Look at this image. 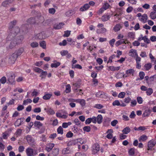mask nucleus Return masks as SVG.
Segmentation results:
<instances>
[{
	"label": "nucleus",
	"instance_id": "1",
	"mask_svg": "<svg viewBox=\"0 0 156 156\" xmlns=\"http://www.w3.org/2000/svg\"><path fill=\"white\" fill-rule=\"evenodd\" d=\"M7 80L11 84H15V75L13 72H10L7 73Z\"/></svg>",
	"mask_w": 156,
	"mask_h": 156
},
{
	"label": "nucleus",
	"instance_id": "2",
	"mask_svg": "<svg viewBox=\"0 0 156 156\" xmlns=\"http://www.w3.org/2000/svg\"><path fill=\"white\" fill-rule=\"evenodd\" d=\"M26 152L27 156H34L37 154L35 150L30 147L27 148Z\"/></svg>",
	"mask_w": 156,
	"mask_h": 156
},
{
	"label": "nucleus",
	"instance_id": "3",
	"mask_svg": "<svg viewBox=\"0 0 156 156\" xmlns=\"http://www.w3.org/2000/svg\"><path fill=\"white\" fill-rule=\"evenodd\" d=\"M27 140L28 143L30 146H33L35 144L34 139L31 135H28L25 138Z\"/></svg>",
	"mask_w": 156,
	"mask_h": 156
},
{
	"label": "nucleus",
	"instance_id": "4",
	"mask_svg": "<svg viewBox=\"0 0 156 156\" xmlns=\"http://www.w3.org/2000/svg\"><path fill=\"white\" fill-rule=\"evenodd\" d=\"M87 139L85 138L79 139L77 140L71 141L69 142V144L71 145H75V143L78 141L81 144H85L87 143Z\"/></svg>",
	"mask_w": 156,
	"mask_h": 156
},
{
	"label": "nucleus",
	"instance_id": "5",
	"mask_svg": "<svg viewBox=\"0 0 156 156\" xmlns=\"http://www.w3.org/2000/svg\"><path fill=\"white\" fill-rule=\"evenodd\" d=\"M100 146L98 144H94L92 147V152L93 154H97L100 150Z\"/></svg>",
	"mask_w": 156,
	"mask_h": 156
},
{
	"label": "nucleus",
	"instance_id": "6",
	"mask_svg": "<svg viewBox=\"0 0 156 156\" xmlns=\"http://www.w3.org/2000/svg\"><path fill=\"white\" fill-rule=\"evenodd\" d=\"M18 56L16 54L14 53L10 57L9 59L8 62L10 64H13L14 63Z\"/></svg>",
	"mask_w": 156,
	"mask_h": 156
},
{
	"label": "nucleus",
	"instance_id": "7",
	"mask_svg": "<svg viewBox=\"0 0 156 156\" xmlns=\"http://www.w3.org/2000/svg\"><path fill=\"white\" fill-rule=\"evenodd\" d=\"M156 144V140H150L148 143V148L147 150H151L152 148L155 146V144Z\"/></svg>",
	"mask_w": 156,
	"mask_h": 156
},
{
	"label": "nucleus",
	"instance_id": "8",
	"mask_svg": "<svg viewBox=\"0 0 156 156\" xmlns=\"http://www.w3.org/2000/svg\"><path fill=\"white\" fill-rule=\"evenodd\" d=\"M59 149L58 148L53 149L51 153L48 154V156H57L59 153Z\"/></svg>",
	"mask_w": 156,
	"mask_h": 156
},
{
	"label": "nucleus",
	"instance_id": "9",
	"mask_svg": "<svg viewBox=\"0 0 156 156\" xmlns=\"http://www.w3.org/2000/svg\"><path fill=\"white\" fill-rule=\"evenodd\" d=\"M13 0H6L2 3V5L4 7H6L9 6L13 2Z\"/></svg>",
	"mask_w": 156,
	"mask_h": 156
},
{
	"label": "nucleus",
	"instance_id": "10",
	"mask_svg": "<svg viewBox=\"0 0 156 156\" xmlns=\"http://www.w3.org/2000/svg\"><path fill=\"white\" fill-rule=\"evenodd\" d=\"M129 43H130L129 41H127L126 42L123 39H122L117 41L115 43V45L116 47H118L119 45L122 44L124 43L126 44H129Z\"/></svg>",
	"mask_w": 156,
	"mask_h": 156
},
{
	"label": "nucleus",
	"instance_id": "11",
	"mask_svg": "<svg viewBox=\"0 0 156 156\" xmlns=\"http://www.w3.org/2000/svg\"><path fill=\"white\" fill-rule=\"evenodd\" d=\"M54 146V144L53 143H49L46 145V150L49 152L51 151Z\"/></svg>",
	"mask_w": 156,
	"mask_h": 156
},
{
	"label": "nucleus",
	"instance_id": "12",
	"mask_svg": "<svg viewBox=\"0 0 156 156\" xmlns=\"http://www.w3.org/2000/svg\"><path fill=\"white\" fill-rule=\"evenodd\" d=\"M40 73V75L39 76L41 77V79H45L47 75H48L47 72L46 71H44L42 69Z\"/></svg>",
	"mask_w": 156,
	"mask_h": 156
},
{
	"label": "nucleus",
	"instance_id": "13",
	"mask_svg": "<svg viewBox=\"0 0 156 156\" xmlns=\"http://www.w3.org/2000/svg\"><path fill=\"white\" fill-rule=\"evenodd\" d=\"M129 56L132 57H135L136 55H137L136 51L133 49H131L129 51Z\"/></svg>",
	"mask_w": 156,
	"mask_h": 156
},
{
	"label": "nucleus",
	"instance_id": "14",
	"mask_svg": "<svg viewBox=\"0 0 156 156\" xmlns=\"http://www.w3.org/2000/svg\"><path fill=\"white\" fill-rule=\"evenodd\" d=\"M90 7L88 3L85 4L83 6L81 7L80 9V11L83 12L86 10Z\"/></svg>",
	"mask_w": 156,
	"mask_h": 156
},
{
	"label": "nucleus",
	"instance_id": "15",
	"mask_svg": "<svg viewBox=\"0 0 156 156\" xmlns=\"http://www.w3.org/2000/svg\"><path fill=\"white\" fill-rule=\"evenodd\" d=\"M23 39V36L22 35H21L18 37L16 39H15L13 40H15L16 41V43L17 44H19L21 43Z\"/></svg>",
	"mask_w": 156,
	"mask_h": 156
},
{
	"label": "nucleus",
	"instance_id": "16",
	"mask_svg": "<svg viewBox=\"0 0 156 156\" xmlns=\"http://www.w3.org/2000/svg\"><path fill=\"white\" fill-rule=\"evenodd\" d=\"M44 110L48 114H50L51 115H53L55 113L54 111L51 108H44Z\"/></svg>",
	"mask_w": 156,
	"mask_h": 156
},
{
	"label": "nucleus",
	"instance_id": "17",
	"mask_svg": "<svg viewBox=\"0 0 156 156\" xmlns=\"http://www.w3.org/2000/svg\"><path fill=\"white\" fill-rule=\"evenodd\" d=\"M24 51V48H19L18 50L16 51L14 53L16 54L18 56H20Z\"/></svg>",
	"mask_w": 156,
	"mask_h": 156
},
{
	"label": "nucleus",
	"instance_id": "18",
	"mask_svg": "<svg viewBox=\"0 0 156 156\" xmlns=\"http://www.w3.org/2000/svg\"><path fill=\"white\" fill-rule=\"evenodd\" d=\"M96 118H97V122L98 124H100L102 122L103 117L101 115H98Z\"/></svg>",
	"mask_w": 156,
	"mask_h": 156
},
{
	"label": "nucleus",
	"instance_id": "19",
	"mask_svg": "<svg viewBox=\"0 0 156 156\" xmlns=\"http://www.w3.org/2000/svg\"><path fill=\"white\" fill-rule=\"evenodd\" d=\"M131 131V129L129 127H126L125 128L122 130V132L123 134H127L129 133Z\"/></svg>",
	"mask_w": 156,
	"mask_h": 156
},
{
	"label": "nucleus",
	"instance_id": "20",
	"mask_svg": "<svg viewBox=\"0 0 156 156\" xmlns=\"http://www.w3.org/2000/svg\"><path fill=\"white\" fill-rule=\"evenodd\" d=\"M151 110L149 109H146L142 115L144 117L148 116L150 114Z\"/></svg>",
	"mask_w": 156,
	"mask_h": 156
},
{
	"label": "nucleus",
	"instance_id": "21",
	"mask_svg": "<svg viewBox=\"0 0 156 156\" xmlns=\"http://www.w3.org/2000/svg\"><path fill=\"white\" fill-rule=\"evenodd\" d=\"M140 20L144 23H145L148 19L147 15L146 14H144L140 18Z\"/></svg>",
	"mask_w": 156,
	"mask_h": 156
},
{
	"label": "nucleus",
	"instance_id": "22",
	"mask_svg": "<svg viewBox=\"0 0 156 156\" xmlns=\"http://www.w3.org/2000/svg\"><path fill=\"white\" fill-rule=\"evenodd\" d=\"M154 81V80L153 78V77L151 76L149 78V79H148V81L147 82V83L148 86H149L150 85L153 84Z\"/></svg>",
	"mask_w": 156,
	"mask_h": 156
},
{
	"label": "nucleus",
	"instance_id": "23",
	"mask_svg": "<svg viewBox=\"0 0 156 156\" xmlns=\"http://www.w3.org/2000/svg\"><path fill=\"white\" fill-rule=\"evenodd\" d=\"M16 44H17L16 43V41L15 40H13L11 42L9 45V48L10 49H12L14 48Z\"/></svg>",
	"mask_w": 156,
	"mask_h": 156
},
{
	"label": "nucleus",
	"instance_id": "24",
	"mask_svg": "<svg viewBox=\"0 0 156 156\" xmlns=\"http://www.w3.org/2000/svg\"><path fill=\"white\" fill-rule=\"evenodd\" d=\"M110 18L109 15H106L103 16L101 18L102 21L105 22L108 20Z\"/></svg>",
	"mask_w": 156,
	"mask_h": 156
},
{
	"label": "nucleus",
	"instance_id": "25",
	"mask_svg": "<svg viewBox=\"0 0 156 156\" xmlns=\"http://www.w3.org/2000/svg\"><path fill=\"white\" fill-rule=\"evenodd\" d=\"M63 24L62 23H60L58 24L54 25V28L55 29H61L63 26Z\"/></svg>",
	"mask_w": 156,
	"mask_h": 156
},
{
	"label": "nucleus",
	"instance_id": "26",
	"mask_svg": "<svg viewBox=\"0 0 156 156\" xmlns=\"http://www.w3.org/2000/svg\"><path fill=\"white\" fill-rule=\"evenodd\" d=\"M146 91V94L148 96L151 95L153 92V90L151 88H147Z\"/></svg>",
	"mask_w": 156,
	"mask_h": 156
},
{
	"label": "nucleus",
	"instance_id": "27",
	"mask_svg": "<svg viewBox=\"0 0 156 156\" xmlns=\"http://www.w3.org/2000/svg\"><path fill=\"white\" fill-rule=\"evenodd\" d=\"M109 68L112 71H115L116 70H119L120 68V66L115 67L114 66H109Z\"/></svg>",
	"mask_w": 156,
	"mask_h": 156
},
{
	"label": "nucleus",
	"instance_id": "28",
	"mask_svg": "<svg viewBox=\"0 0 156 156\" xmlns=\"http://www.w3.org/2000/svg\"><path fill=\"white\" fill-rule=\"evenodd\" d=\"M27 22L30 24H34L35 23V20L34 18L32 17L28 19Z\"/></svg>",
	"mask_w": 156,
	"mask_h": 156
},
{
	"label": "nucleus",
	"instance_id": "29",
	"mask_svg": "<svg viewBox=\"0 0 156 156\" xmlns=\"http://www.w3.org/2000/svg\"><path fill=\"white\" fill-rule=\"evenodd\" d=\"M52 95L50 94H45L43 97V98L44 100L49 99L52 96Z\"/></svg>",
	"mask_w": 156,
	"mask_h": 156
},
{
	"label": "nucleus",
	"instance_id": "30",
	"mask_svg": "<svg viewBox=\"0 0 156 156\" xmlns=\"http://www.w3.org/2000/svg\"><path fill=\"white\" fill-rule=\"evenodd\" d=\"M135 71L133 69H130L129 70H127L126 71V74L127 75L128 74H132L133 75V74L134 73Z\"/></svg>",
	"mask_w": 156,
	"mask_h": 156
},
{
	"label": "nucleus",
	"instance_id": "31",
	"mask_svg": "<svg viewBox=\"0 0 156 156\" xmlns=\"http://www.w3.org/2000/svg\"><path fill=\"white\" fill-rule=\"evenodd\" d=\"M16 23L17 21L15 20H14L13 21L9 23L10 25L9 28L10 29L12 28L13 27L16 25Z\"/></svg>",
	"mask_w": 156,
	"mask_h": 156
},
{
	"label": "nucleus",
	"instance_id": "32",
	"mask_svg": "<svg viewBox=\"0 0 156 156\" xmlns=\"http://www.w3.org/2000/svg\"><path fill=\"white\" fill-rule=\"evenodd\" d=\"M34 125L35 126H36L38 128L42 126H43L42 124L39 121H35Z\"/></svg>",
	"mask_w": 156,
	"mask_h": 156
},
{
	"label": "nucleus",
	"instance_id": "33",
	"mask_svg": "<svg viewBox=\"0 0 156 156\" xmlns=\"http://www.w3.org/2000/svg\"><path fill=\"white\" fill-rule=\"evenodd\" d=\"M70 150L69 148H64L62 151V153L64 154H67L70 153Z\"/></svg>",
	"mask_w": 156,
	"mask_h": 156
},
{
	"label": "nucleus",
	"instance_id": "34",
	"mask_svg": "<svg viewBox=\"0 0 156 156\" xmlns=\"http://www.w3.org/2000/svg\"><path fill=\"white\" fill-rule=\"evenodd\" d=\"M60 65V63L59 62H57L56 63H53L51 64V67L52 68H57Z\"/></svg>",
	"mask_w": 156,
	"mask_h": 156
},
{
	"label": "nucleus",
	"instance_id": "35",
	"mask_svg": "<svg viewBox=\"0 0 156 156\" xmlns=\"http://www.w3.org/2000/svg\"><path fill=\"white\" fill-rule=\"evenodd\" d=\"M144 67L145 68L146 70H148L152 67L151 64L150 63L146 64L145 65Z\"/></svg>",
	"mask_w": 156,
	"mask_h": 156
},
{
	"label": "nucleus",
	"instance_id": "36",
	"mask_svg": "<svg viewBox=\"0 0 156 156\" xmlns=\"http://www.w3.org/2000/svg\"><path fill=\"white\" fill-rule=\"evenodd\" d=\"M120 27L121 26L120 24H118L116 25L114 27L113 30L115 32L118 31L120 30Z\"/></svg>",
	"mask_w": 156,
	"mask_h": 156
},
{
	"label": "nucleus",
	"instance_id": "37",
	"mask_svg": "<svg viewBox=\"0 0 156 156\" xmlns=\"http://www.w3.org/2000/svg\"><path fill=\"white\" fill-rule=\"evenodd\" d=\"M21 125V119H17L15 123V125L16 126H19Z\"/></svg>",
	"mask_w": 156,
	"mask_h": 156
},
{
	"label": "nucleus",
	"instance_id": "38",
	"mask_svg": "<svg viewBox=\"0 0 156 156\" xmlns=\"http://www.w3.org/2000/svg\"><path fill=\"white\" fill-rule=\"evenodd\" d=\"M72 124V123L71 122H69L67 123L64 122L62 124V127L63 128H67L69 126H70Z\"/></svg>",
	"mask_w": 156,
	"mask_h": 156
},
{
	"label": "nucleus",
	"instance_id": "39",
	"mask_svg": "<svg viewBox=\"0 0 156 156\" xmlns=\"http://www.w3.org/2000/svg\"><path fill=\"white\" fill-rule=\"evenodd\" d=\"M151 18L152 20H154L156 18V13L155 12H152L150 13Z\"/></svg>",
	"mask_w": 156,
	"mask_h": 156
},
{
	"label": "nucleus",
	"instance_id": "40",
	"mask_svg": "<svg viewBox=\"0 0 156 156\" xmlns=\"http://www.w3.org/2000/svg\"><path fill=\"white\" fill-rule=\"evenodd\" d=\"M40 45L43 49L46 48V42L45 41H43L40 42Z\"/></svg>",
	"mask_w": 156,
	"mask_h": 156
},
{
	"label": "nucleus",
	"instance_id": "41",
	"mask_svg": "<svg viewBox=\"0 0 156 156\" xmlns=\"http://www.w3.org/2000/svg\"><path fill=\"white\" fill-rule=\"evenodd\" d=\"M57 131L58 134H61L62 135L63 133V129L61 126H59L57 129Z\"/></svg>",
	"mask_w": 156,
	"mask_h": 156
},
{
	"label": "nucleus",
	"instance_id": "42",
	"mask_svg": "<svg viewBox=\"0 0 156 156\" xmlns=\"http://www.w3.org/2000/svg\"><path fill=\"white\" fill-rule=\"evenodd\" d=\"M39 44L38 43L36 42H34L30 44L31 46L33 48H36L38 47Z\"/></svg>",
	"mask_w": 156,
	"mask_h": 156
},
{
	"label": "nucleus",
	"instance_id": "43",
	"mask_svg": "<svg viewBox=\"0 0 156 156\" xmlns=\"http://www.w3.org/2000/svg\"><path fill=\"white\" fill-rule=\"evenodd\" d=\"M147 138L146 136L145 135H143L141 136L139 139V140L140 141V140L142 141H144L146 140H147Z\"/></svg>",
	"mask_w": 156,
	"mask_h": 156
},
{
	"label": "nucleus",
	"instance_id": "44",
	"mask_svg": "<svg viewBox=\"0 0 156 156\" xmlns=\"http://www.w3.org/2000/svg\"><path fill=\"white\" fill-rule=\"evenodd\" d=\"M22 130L20 129H18L17 130L16 132V134L17 136V137H18V136H20V135L22 133Z\"/></svg>",
	"mask_w": 156,
	"mask_h": 156
},
{
	"label": "nucleus",
	"instance_id": "45",
	"mask_svg": "<svg viewBox=\"0 0 156 156\" xmlns=\"http://www.w3.org/2000/svg\"><path fill=\"white\" fill-rule=\"evenodd\" d=\"M83 131L87 132H89L90 131L91 128L89 126H84L83 128Z\"/></svg>",
	"mask_w": 156,
	"mask_h": 156
},
{
	"label": "nucleus",
	"instance_id": "46",
	"mask_svg": "<svg viewBox=\"0 0 156 156\" xmlns=\"http://www.w3.org/2000/svg\"><path fill=\"white\" fill-rule=\"evenodd\" d=\"M110 5L109 4L107 3H105L104 5H103L102 7L105 10H106L108 9L110 7Z\"/></svg>",
	"mask_w": 156,
	"mask_h": 156
},
{
	"label": "nucleus",
	"instance_id": "47",
	"mask_svg": "<svg viewBox=\"0 0 156 156\" xmlns=\"http://www.w3.org/2000/svg\"><path fill=\"white\" fill-rule=\"evenodd\" d=\"M130 106L132 107H133L136 105L137 104V102L136 100L133 99L131 100Z\"/></svg>",
	"mask_w": 156,
	"mask_h": 156
},
{
	"label": "nucleus",
	"instance_id": "48",
	"mask_svg": "<svg viewBox=\"0 0 156 156\" xmlns=\"http://www.w3.org/2000/svg\"><path fill=\"white\" fill-rule=\"evenodd\" d=\"M142 39H143L144 42L147 43V44H149L150 42V40L148 39L146 36L142 37Z\"/></svg>",
	"mask_w": 156,
	"mask_h": 156
},
{
	"label": "nucleus",
	"instance_id": "49",
	"mask_svg": "<svg viewBox=\"0 0 156 156\" xmlns=\"http://www.w3.org/2000/svg\"><path fill=\"white\" fill-rule=\"evenodd\" d=\"M127 35L128 37L131 38H134L135 35L134 33L132 32L128 33Z\"/></svg>",
	"mask_w": 156,
	"mask_h": 156
},
{
	"label": "nucleus",
	"instance_id": "50",
	"mask_svg": "<svg viewBox=\"0 0 156 156\" xmlns=\"http://www.w3.org/2000/svg\"><path fill=\"white\" fill-rule=\"evenodd\" d=\"M6 81V77L5 76H3L0 79V82L3 84H5Z\"/></svg>",
	"mask_w": 156,
	"mask_h": 156
},
{
	"label": "nucleus",
	"instance_id": "51",
	"mask_svg": "<svg viewBox=\"0 0 156 156\" xmlns=\"http://www.w3.org/2000/svg\"><path fill=\"white\" fill-rule=\"evenodd\" d=\"M15 33V36L17 35L20 31V29L18 27H16L14 29Z\"/></svg>",
	"mask_w": 156,
	"mask_h": 156
},
{
	"label": "nucleus",
	"instance_id": "52",
	"mask_svg": "<svg viewBox=\"0 0 156 156\" xmlns=\"http://www.w3.org/2000/svg\"><path fill=\"white\" fill-rule=\"evenodd\" d=\"M129 153L130 155H133L135 153L134 148H131L130 149L129 151Z\"/></svg>",
	"mask_w": 156,
	"mask_h": 156
},
{
	"label": "nucleus",
	"instance_id": "53",
	"mask_svg": "<svg viewBox=\"0 0 156 156\" xmlns=\"http://www.w3.org/2000/svg\"><path fill=\"white\" fill-rule=\"evenodd\" d=\"M72 69L77 68L79 69H82L81 66L78 64H76L75 65H73L72 66Z\"/></svg>",
	"mask_w": 156,
	"mask_h": 156
},
{
	"label": "nucleus",
	"instance_id": "54",
	"mask_svg": "<svg viewBox=\"0 0 156 156\" xmlns=\"http://www.w3.org/2000/svg\"><path fill=\"white\" fill-rule=\"evenodd\" d=\"M145 76V73L142 71L140 72L139 73V76L140 77V80H143Z\"/></svg>",
	"mask_w": 156,
	"mask_h": 156
},
{
	"label": "nucleus",
	"instance_id": "55",
	"mask_svg": "<svg viewBox=\"0 0 156 156\" xmlns=\"http://www.w3.org/2000/svg\"><path fill=\"white\" fill-rule=\"evenodd\" d=\"M70 91V86L69 84H68L66 86V89L65 92L66 93H68Z\"/></svg>",
	"mask_w": 156,
	"mask_h": 156
},
{
	"label": "nucleus",
	"instance_id": "56",
	"mask_svg": "<svg viewBox=\"0 0 156 156\" xmlns=\"http://www.w3.org/2000/svg\"><path fill=\"white\" fill-rule=\"evenodd\" d=\"M74 12L73 11H72V10H70L67 12H66V15L67 16H72L73 14H74Z\"/></svg>",
	"mask_w": 156,
	"mask_h": 156
},
{
	"label": "nucleus",
	"instance_id": "57",
	"mask_svg": "<svg viewBox=\"0 0 156 156\" xmlns=\"http://www.w3.org/2000/svg\"><path fill=\"white\" fill-rule=\"evenodd\" d=\"M32 102V101L30 99L28 98L23 101V104L24 105L28 103H30Z\"/></svg>",
	"mask_w": 156,
	"mask_h": 156
},
{
	"label": "nucleus",
	"instance_id": "58",
	"mask_svg": "<svg viewBox=\"0 0 156 156\" xmlns=\"http://www.w3.org/2000/svg\"><path fill=\"white\" fill-rule=\"evenodd\" d=\"M34 70L36 72H37L39 73H40L41 72L42 69L41 68L37 67H34L33 68Z\"/></svg>",
	"mask_w": 156,
	"mask_h": 156
},
{
	"label": "nucleus",
	"instance_id": "59",
	"mask_svg": "<svg viewBox=\"0 0 156 156\" xmlns=\"http://www.w3.org/2000/svg\"><path fill=\"white\" fill-rule=\"evenodd\" d=\"M112 105L113 106L117 105L119 106L120 105V103L119 100H116L113 102Z\"/></svg>",
	"mask_w": 156,
	"mask_h": 156
},
{
	"label": "nucleus",
	"instance_id": "60",
	"mask_svg": "<svg viewBox=\"0 0 156 156\" xmlns=\"http://www.w3.org/2000/svg\"><path fill=\"white\" fill-rule=\"evenodd\" d=\"M68 51L67 50H63L60 52V53L62 56H65L67 55L68 53Z\"/></svg>",
	"mask_w": 156,
	"mask_h": 156
},
{
	"label": "nucleus",
	"instance_id": "61",
	"mask_svg": "<svg viewBox=\"0 0 156 156\" xmlns=\"http://www.w3.org/2000/svg\"><path fill=\"white\" fill-rule=\"evenodd\" d=\"M125 94L124 92H121L119 94L118 97L120 98H123L124 97Z\"/></svg>",
	"mask_w": 156,
	"mask_h": 156
},
{
	"label": "nucleus",
	"instance_id": "62",
	"mask_svg": "<svg viewBox=\"0 0 156 156\" xmlns=\"http://www.w3.org/2000/svg\"><path fill=\"white\" fill-rule=\"evenodd\" d=\"M137 100L138 103L139 104H141L143 103L142 98L140 97H137Z\"/></svg>",
	"mask_w": 156,
	"mask_h": 156
},
{
	"label": "nucleus",
	"instance_id": "63",
	"mask_svg": "<svg viewBox=\"0 0 156 156\" xmlns=\"http://www.w3.org/2000/svg\"><path fill=\"white\" fill-rule=\"evenodd\" d=\"M48 11L49 13L52 14H54L56 11L55 9L54 8L49 9Z\"/></svg>",
	"mask_w": 156,
	"mask_h": 156
},
{
	"label": "nucleus",
	"instance_id": "64",
	"mask_svg": "<svg viewBox=\"0 0 156 156\" xmlns=\"http://www.w3.org/2000/svg\"><path fill=\"white\" fill-rule=\"evenodd\" d=\"M118 123V121L116 119L112 121L111 123V125L113 126H115Z\"/></svg>",
	"mask_w": 156,
	"mask_h": 156
}]
</instances>
